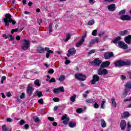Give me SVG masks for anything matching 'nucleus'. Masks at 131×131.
Segmentation results:
<instances>
[{"label": "nucleus", "instance_id": "f8f14e48", "mask_svg": "<svg viewBox=\"0 0 131 131\" xmlns=\"http://www.w3.org/2000/svg\"><path fill=\"white\" fill-rule=\"evenodd\" d=\"M98 75H106L108 74V71L105 69L101 70L100 68L98 70Z\"/></svg>", "mask_w": 131, "mask_h": 131}, {"label": "nucleus", "instance_id": "c756f323", "mask_svg": "<svg viewBox=\"0 0 131 131\" xmlns=\"http://www.w3.org/2000/svg\"><path fill=\"white\" fill-rule=\"evenodd\" d=\"M76 99V94H74L73 96L71 97L70 101H71V102H75Z\"/></svg>", "mask_w": 131, "mask_h": 131}, {"label": "nucleus", "instance_id": "2f4dec72", "mask_svg": "<svg viewBox=\"0 0 131 131\" xmlns=\"http://www.w3.org/2000/svg\"><path fill=\"white\" fill-rule=\"evenodd\" d=\"M76 125V123H75L74 122H70L69 123V126L70 127L73 128Z\"/></svg>", "mask_w": 131, "mask_h": 131}, {"label": "nucleus", "instance_id": "8fccbe9b", "mask_svg": "<svg viewBox=\"0 0 131 131\" xmlns=\"http://www.w3.org/2000/svg\"><path fill=\"white\" fill-rule=\"evenodd\" d=\"M59 89L58 88L54 89L53 90V93L55 94H59Z\"/></svg>", "mask_w": 131, "mask_h": 131}, {"label": "nucleus", "instance_id": "4d7b16f0", "mask_svg": "<svg viewBox=\"0 0 131 131\" xmlns=\"http://www.w3.org/2000/svg\"><path fill=\"white\" fill-rule=\"evenodd\" d=\"M9 23H12L13 24V25H15V24H16V20H13V19H12L10 20V22H9Z\"/></svg>", "mask_w": 131, "mask_h": 131}, {"label": "nucleus", "instance_id": "9d476101", "mask_svg": "<svg viewBox=\"0 0 131 131\" xmlns=\"http://www.w3.org/2000/svg\"><path fill=\"white\" fill-rule=\"evenodd\" d=\"M100 80V77L98 75H94L93 76V79L91 80V83L92 84H96V82H97V81H99Z\"/></svg>", "mask_w": 131, "mask_h": 131}, {"label": "nucleus", "instance_id": "cd10ccee", "mask_svg": "<svg viewBox=\"0 0 131 131\" xmlns=\"http://www.w3.org/2000/svg\"><path fill=\"white\" fill-rule=\"evenodd\" d=\"M71 38V34H67L66 35V38L64 39V41L67 42L69 39Z\"/></svg>", "mask_w": 131, "mask_h": 131}, {"label": "nucleus", "instance_id": "49530a36", "mask_svg": "<svg viewBox=\"0 0 131 131\" xmlns=\"http://www.w3.org/2000/svg\"><path fill=\"white\" fill-rule=\"evenodd\" d=\"M105 103H106V101H103L102 102V103H101V108H102V109H104V105H105Z\"/></svg>", "mask_w": 131, "mask_h": 131}, {"label": "nucleus", "instance_id": "338daca9", "mask_svg": "<svg viewBox=\"0 0 131 131\" xmlns=\"http://www.w3.org/2000/svg\"><path fill=\"white\" fill-rule=\"evenodd\" d=\"M104 34H105V32H102L99 33L98 36L101 37V36H103Z\"/></svg>", "mask_w": 131, "mask_h": 131}, {"label": "nucleus", "instance_id": "c85d7f7f", "mask_svg": "<svg viewBox=\"0 0 131 131\" xmlns=\"http://www.w3.org/2000/svg\"><path fill=\"white\" fill-rule=\"evenodd\" d=\"M27 92L30 95H31V94H32V87L29 85L28 86Z\"/></svg>", "mask_w": 131, "mask_h": 131}, {"label": "nucleus", "instance_id": "423d86ee", "mask_svg": "<svg viewBox=\"0 0 131 131\" xmlns=\"http://www.w3.org/2000/svg\"><path fill=\"white\" fill-rule=\"evenodd\" d=\"M101 63H102V60L100 59V58H95L91 63L92 65H93L94 66H100L101 64Z\"/></svg>", "mask_w": 131, "mask_h": 131}, {"label": "nucleus", "instance_id": "864d4df0", "mask_svg": "<svg viewBox=\"0 0 131 131\" xmlns=\"http://www.w3.org/2000/svg\"><path fill=\"white\" fill-rule=\"evenodd\" d=\"M127 90H125L124 93L123 94V96L124 98H125L126 97V95H127Z\"/></svg>", "mask_w": 131, "mask_h": 131}, {"label": "nucleus", "instance_id": "6e6552de", "mask_svg": "<svg viewBox=\"0 0 131 131\" xmlns=\"http://www.w3.org/2000/svg\"><path fill=\"white\" fill-rule=\"evenodd\" d=\"M85 37H86V33H85L84 35L82 36V38L79 42L76 43V47H77V48H79V47L83 43V41H84V38H85Z\"/></svg>", "mask_w": 131, "mask_h": 131}, {"label": "nucleus", "instance_id": "a878e982", "mask_svg": "<svg viewBox=\"0 0 131 131\" xmlns=\"http://www.w3.org/2000/svg\"><path fill=\"white\" fill-rule=\"evenodd\" d=\"M127 32H128V31L126 30H125L124 31H122L120 32L119 34H120V35L123 36V35H125L127 34Z\"/></svg>", "mask_w": 131, "mask_h": 131}, {"label": "nucleus", "instance_id": "aec40b11", "mask_svg": "<svg viewBox=\"0 0 131 131\" xmlns=\"http://www.w3.org/2000/svg\"><path fill=\"white\" fill-rule=\"evenodd\" d=\"M100 123H101V127H103V128H104V127H106L107 126V124L106 123V122L104 119H101L100 120Z\"/></svg>", "mask_w": 131, "mask_h": 131}, {"label": "nucleus", "instance_id": "4468645a", "mask_svg": "<svg viewBox=\"0 0 131 131\" xmlns=\"http://www.w3.org/2000/svg\"><path fill=\"white\" fill-rule=\"evenodd\" d=\"M120 127L122 130H124L126 127V122L124 120H122L120 122Z\"/></svg>", "mask_w": 131, "mask_h": 131}, {"label": "nucleus", "instance_id": "f704fd0d", "mask_svg": "<svg viewBox=\"0 0 131 131\" xmlns=\"http://www.w3.org/2000/svg\"><path fill=\"white\" fill-rule=\"evenodd\" d=\"M58 89L59 92H61V93H64L65 92V90H64V87L61 86L59 88H57Z\"/></svg>", "mask_w": 131, "mask_h": 131}, {"label": "nucleus", "instance_id": "2eb2a0df", "mask_svg": "<svg viewBox=\"0 0 131 131\" xmlns=\"http://www.w3.org/2000/svg\"><path fill=\"white\" fill-rule=\"evenodd\" d=\"M109 65H110V61H106L105 62H103L100 66V69H102V68H106L108 67Z\"/></svg>", "mask_w": 131, "mask_h": 131}, {"label": "nucleus", "instance_id": "79ce46f5", "mask_svg": "<svg viewBox=\"0 0 131 131\" xmlns=\"http://www.w3.org/2000/svg\"><path fill=\"white\" fill-rule=\"evenodd\" d=\"M8 38H9V40L12 41L14 40V37L11 34L8 35Z\"/></svg>", "mask_w": 131, "mask_h": 131}, {"label": "nucleus", "instance_id": "ea45409f", "mask_svg": "<svg viewBox=\"0 0 131 131\" xmlns=\"http://www.w3.org/2000/svg\"><path fill=\"white\" fill-rule=\"evenodd\" d=\"M92 40H93V42H95V43H98V42H100V41H101V40L99 38H95V39H92Z\"/></svg>", "mask_w": 131, "mask_h": 131}, {"label": "nucleus", "instance_id": "dca6fc26", "mask_svg": "<svg viewBox=\"0 0 131 131\" xmlns=\"http://www.w3.org/2000/svg\"><path fill=\"white\" fill-rule=\"evenodd\" d=\"M45 51L47 52L46 53V58H47V59H49V58H50V54H53V51L50 50V48L48 47L45 48Z\"/></svg>", "mask_w": 131, "mask_h": 131}, {"label": "nucleus", "instance_id": "f03ea898", "mask_svg": "<svg viewBox=\"0 0 131 131\" xmlns=\"http://www.w3.org/2000/svg\"><path fill=\"white\" fill-rule=\"evenodd\" d=\"M12 15H11L10 13H7L5 15V18L3 19L5 26L7 27L10 26V22H11V20H12Z\"/></svg>", "mask_w": 131, "mask_h": 131}, {"label": "nucleus", "instance_id": "0eeeda50", "mask_svg": "<svg viewBox=\"0 0 131 131\" xmlns=\"http://www.w3.org/2000/svg\"><path fill=\"white\" fill-rule=\"evenodd\" d=\"M75 78H77L78 80L84 81L85 79V76L82 74H76L75 75Z\"/></svg>", "mask_w": 131, "mask_h": 131}, {"label": "nucleus", "instance_id": "f3484780", "mask_svg": "<svg viewBox=\"0 0 131 131\" xmlns=\"http://www.w3.org/2000/svg\"><path fill=\"white\" fill-rule=\"evenodd\" d=\"M107 9L110 11V12H113V11H115L116 7H115V4H111L107 6Z\"/></svg>", "mask_w": 131, "mask_h": 131}, {"label": "nucleus", "instance_id": "a211bd4d", "mask_svg": "<svg viewBox=\"0 0 131 131\" xmlns=\"http://www.w3.org/2000/svg\"><path fill=\"white\" fill-rule=\"evenodd\" d=\"M125 41L127 45H130L131 43V35H129L125 37Z\"/></svg>", "mask_w": 131, "mask_h": 131}, {"label": "nucleus", "instance_id": "09e8293b", "mask_svg": "<svg viewBox=\"0 0 131 131\" xmlns=\"http://www.w3.org/2000/svg\"><path fill=\"white\" fill-rule=\"evenodd\" d=\"M82 111H83V110L82 108H78L76 110L77 113H79V114L81 113V112H82Z\"/></svg>", "mask_w": 131, "mask_h": 131}, {"label": "nucleus", "instance_id": "6e6d98bb", "mask_svg": "<svg viewBox=\"0 0 131 131\" xmlns=\"http://www.w3.org/2000/svg\"><path fill=\"white\" fill-rule=\"evenodd\" d=\"M54 102H59L60 101V99L58 98L55 97L53 98Z\"/></svg>", "mask_w": 131, "mask_h": 131}, {"label": "nucleus", "instance_id": "c03bdc74", "mask_svg": "<svg viewBox=\"0 0 131 131\" xmlns=\"http://www.w3.org/2000/svg\"><path fill=\"white\" fill-rule=\"evenodd\" d=\"M127 128H128L127 131L130 130L131 124H130V122H128V123H127Z\"/></svg>", "mask_w": 131, "mask_h": 131}, {"label": "nucleus", "instance_id": "b1692460", "mask_svg": "<svg viewBox=\"0 0 131 131\" xmlns=\"http://www.w3.org/2000/svg\"><path fill=\"white\" fill-rule=\"evenodd\" d=\"M122 118H126L127 117H129V114L127 112H125L122 115Z\"/></svg>", "mask_w": 131, "mask_h": 131}, {"label": "nucleus", "instance_id": "052dcab7", "mask_svg": "<svg viewBox=\"0 0 131 131\" xmlns=\"http://www.w3.org/2000/svg\"><path fill=\"white\" fill-rule=\"evenodd\" d=\"M24 123H25V121H24V120H21L19 124L20 125H23Z\"/></svg>", "mask_w": 131, "mask_h": 131}, {"label": "nucleus", "instance_id": "bf43d9fd", "mask_svg": "<svg viewBox=\"0 0 131 131\" xmlns=\"http://www.w3.org/2000/svg\"><path fill=\"white\" fill-rule=\"evenodd\" d=\"M48 120H50V121H54L55 120V119L53 117H49L48 118Z\"/></svg>", "mask_w": 131, "mask_h": 131}, {"label": "nucleus", "instance_id": "ddd939ff", "mask_svg": "<svg viewBox=\"0 0 131 131\" xmlns=\"http://www.w3.org/2000/svg\"><path fill=\"white\" fill-rule=\"evenodd\" d=\"M61 120H63V123L66 125L68 124V122H69L70 119L69 118L67 117V115H64L61 118Z\"/></svg>", "mask_w": 131, "mask_h": 131}, {"label": "nucleus", "instance_id": "9b49d317", "mask_svg": "<svg viewBox=\"0 0 131 131\" xmlns=\"http://www.w3.org/2000/svg\"><path fill=\"white\" fill-rule=\"evenodd\" d=\"M120 19L123 21H129L131 19V16L128 15H123L120 17Z\"/></svg>", "mask_w": 131, "mask_h": 131}, {"label": "nucleus", "instance_id": "f257e3e1", "mask_svg": "<svg viewBox=\"0 0 131 131\" xmlns=\"http://www.w3.org/2000/svg\"><path fill=\"white\" fill-rule=\"evenodd\" d=\"M131 65V61L129 60L123 61L119 60L115 63V67H122V66Z\"/></svg>", "mask_w": 131, "mask_h": 131}, {"label": "nucleus", "instance_id": "72a5a7b5", "mask_svg": "<svg viewBox=\"0 0 131 131\" xmlns=\"http://www.w3.org/2000/svg\"><path fill=\"white\" fill-rule=\"evenodd\" d=\"M93 24H95V20L94 19H92L88 22V25L90 26H92Z\"/></svg>", "mask_w": 131, "mask_h": 131}, {"label": "nucleus", "instance_id": "774afa93", "mask_svg": "<svg viewBox=\"0 0 131 131\" xmlns=\"http://www.w3.org/2000/svg\"><path fill=\"white\" fill-rule=\"evenodd\" d=\"M128 74L129 78L130 79H131V71L128 72Z\"/></svg>", "mask_w": 131, "mask_h": 131}, {"label": "nucleus", "instance_id": "58836bf2", "mask_svg": "<svg viewBox=\"0 0 131 131\" xmlns=\"http://www.w3.org/2000/svg\"><path fill=\"white\" fill-rule=\"evenodd\" d=\"M125 14V10H121L119 12V15H123Z\"/></svg>", "mask_w": 131, "mask_h": 131}, {"label": "nucleus", "instance_id": "7c9ffc66", "mask_svg": "<svg viewBox=\"0 0 131 131\" xmlns=\"http://www.w3.org/2000/svg\"><path fill=\"white\" fill-rule=\"evenodd\" d=\"M58 80L60 82L64 81L65 80V76L61 75L58 78Z\"/></svg>", "mask_w": 131, "mask_h": 131}, {"label": "nucleus", "instance_id": "69168bd1", "mask_svg": "<svg viewBox=\"0 0 131 131\" xmlns=\"http://www.w3.org/2000/svg\"><path fill=\"white\" fill-rule=\"evenodd\" d=\"M126 78V77L124 75H121V79H122V80H123L124 79H125Z\"/></svg>", "mask_w": 131, "mask_h": 131}, {"label": "nucleus", "instance_id": "3c124183", "mask_svg": "<svg viewBox=\"0 0 131 131\" xmlns=\"http://www.w3.org/2000/svg\"><path fill=\"white\" fill-rule=\"evenodd\" d=\"M50 83L52 82H56V79L55 78H51L50 80L49 81Z\"/></svg>", "mask_w": 131, "mask_h": 131}, {"label": "nucleus", "instance_id": "393cba45", "mask_svg": "<svg viewBox=\"0 0 131 131\" xmlns=\"http://www.w3.org/2000/svg\"><path fill=\"white\" fill-rule=\"evenodd\" d=\"M112 104L114 108H116V106H117V104L116 103V101H115V99L114 98H112Z\"/></svg>", "mask_w": 131, "mask_h": 131}, {"label": "nucleus", "instance_id": "412c9836", "mask_svg": "<svg viewBox=\"0 0 131 131\" xmlns=\"http://www.w3.org/2000/svg\"><path fill=\"white\" fill-rule=\"evenodd\" d=\"M125 86L126 88V90H127V91H128V92H129V91H130V89H131V82H127Z\"/></svg>", "mask_w": 131, "mask_h": 131}, {"label": "nucleus", "instance_id": "4c0bfd02", "mask_svg": "<svg viewBox=\"0 0 131 131\" xmlns=\"http://www.w3.org/2000/svg\"><path fill=\"white\" fill-rule=\"evenodd\" d=\"M34 84L35 85H37V86H40V84H39V80H36L34 82Z\"/></svg>", "mask_w": 131, "mask_h": 131}, {"label": "nucleus", "instance_id": "13d9d810", "mask_svg": "<svg viewBox=\"0 0 131 131\" xmlns=\"http://www.w3.org/2000/svg\"><path fill=\"white\" fill-rule=\"evenodd\" d=\"M20 99H24L25 98V94L23 93L20 96Z\"/></svg>", "mask_w": 131, "mask_h": 131}, {"label": "nucleus", "instance_id": "bb28decb", "mask_svg": "<svg viewBox=\"0 0 131 131\" xmlns=\"http://www.w3.org/2000/svg\"><path fill=\"white\" fill-rule=\"evenodd\" d=\"M48 31H49V33H52V32H53V24L51 23L49 24Z\"/></svg>", "mask_w": 131, "mask_h": 131}, {"label": "nucleus", "instance_id": "c9c22d12", "mask_svg": "<svg viewBox=\"0 0 131 131\" xmlns=\"http://www.w3.org/2000/svg\"><path fill=\"white\" fill-rule=\"evenodd\" d=\"M86 103H91L94 102V99H87L85 100Z\"/></svg>", "mask_w": 131, "mask_h": 131}, {"label": "nucleus", "instance_id": "1a4fd4ad", "mask_svg": "<svg viewBox=\"0 0 131 131\" xmlns=\"http://www.w3.org/2000/svg\"><path fill=\"white\" fill-rule=\"evenodd\" d=\"M104 58L105 60H108L109 59H111V58H112L113 56H114V54H113V52H106L104 54Z\"/></svg>", "mask_w": 131, "mask_h": 131}, {"label": "nucleus", "instance_id": "de8ad7c7", "mask_svg": "<svg viewBox=\"0 0 131 131\" xmlns=\"http://www.w3.org/2000/svg\"><path fill=\"white\" fill-rule=\"evenodd\" d=\"M18 30H19V29L16 28V29H13L11 30V34H13V33H14V32H17V31H18Z\"/></svg>", "mask_w": 131, "mask_h": 131}, {"label": "nucleus", "instance_id": "a19ab883", "mask_svg": "<svg viewBox=\"0 0 131 131\" xmlns=\"http://www.w3.org/2000/svg\"><path fill=\"white\" fill-rule=\"evenodd\" d=\"M97 33H98V31L97 30H94L92 33V35H94V36H96L97 35Z\"/></svg>", "mask_w": 131, "mask_h": 131}, {"label": "nucleus", "instance_id": "680f3d73", "mask_svg": "<svg viewBox=\"0 0 131 131\" xmlns=\"http://www.w3.org/2000/svg\"><path fill=\"white\" fill-rule=\"evenodd\" d=\"M7 121H8V122H12V121H13V119H12V118H8L7 119Z\"/></svg>", "mask_w": 131, "mask_h": 131}, {"label": "nucleus", "instance_id": "5701e85b", "mask_svg": "<svg viewBox=\"0 0 131 131\" xmlns=\"http://www.w3.org/2000/svg\"><path fill=\"white\" fill-rule=\"evenodd\" d=\"M2 131H11V129L6 125H3L2 127Z\"/></svg>", "mask_w": 131, "mask_h": 131}, {"label": "nucleus", "instance_id": "20e7f679", "mask_svg": "<svg viewBox=\"0 0 131 131\" xmlns=\"http://www.w3.org/2000/svg\"><path fill=\"white\" fill-rule=\"evenodd\" d=\"M76 54V50L75 48H73L70 49L68 51V53L67 54V57H69L70 56H73Z\"/></svg>", "mask_w": 131, "mask_h": 131}, {"label": "nucleus", "instance_id": "37998d69", "mask_svg": "<svg viewBox=\"0 0 131 131\" xmlns=\"http://www.w3.org/2000/svg\"><path fill=\"white\" fill-rule=\"evenodd\" d=\"M94 53H96V50L92 49L90 51V52L88 53L89 55H92V54H94Z\"/></svg>", "mask_w": 131, "mask_h": 131}, {"label": "nucleus", "instance_id": "e433bc0d", "mask_svg": "<svg viewBox=\"0 0 131 131\" xmlns=\"http://www.w3.org/2000/svg\"><path fill=\"white\" fill-rule=\"evenodd\" d=\"M34 120L36 123L39 122V121H40V120H39V118H38V117H34Z\"/></svg>", "mask_w": 131, "mask_h": 131}, {"label": "nucleus", "instance_id": "0e129e2a", "mask_svg": "<svg viewBox=\"0 0 131 131\" xmlns=\"http://www.w3.org/2000/svg\"><path fill=\"white\" fill-rule=\"evenodd\" d=\"M70 60H66V61H65V64L66 65H68V64H70Z\"/></svg>", "mask_w": 131, "mask_h": 131}, {"label": "nucleus", "instance_id": "e2e57ef3", "mask_svg": "<svg viewBox=\"0 0 131 131\" xmlns=\"http://www.w3.org/2000/svg\"><path fill=\"white\" fill-rule=\"evenodd\" d=\"M95 42H94L93 40H92L90 42V47H92L93 45H95Z\"/></svg>", "mask_w": 131, "mask_h": 131}, {"label": "nucleus", "instance_id": "603ef678", "mask_svg": "<svg viewBox=\"0 0 131 131\" xmlns=\"http://www.w3.org/2000/svg\"><path fill=\"white\" fill-rule=\"evenodd\" d=\"M38 102L39 104H41L42 105L43 104V100L42 99V98L39 99Z\"/></svg>", "mask_w": 131, "mask_h": 131}, {"label": "nucleus", "instance_id": "7ed1b4c3", "mask_svg": "<svg viewBox=\"0 0 131 131\" xmlns=\"http://www.w3.org/2000/svg\"><path fill=\"white\" fill-rule=\"evenodd\" d=\"M29 46H30V42L28 40L24 39L23 40L21 49L23 51H27V50H28Z\"/></svg>", "mask_w": 131, "mask_h": 131}, {"label": "nucleus", "instance_id": "39448f33", "mask_svg": "<svg viewBox=\"0 0 131 131\" xmlns=\"http://www.w3.org/2000/svg\"><path fill=\"white\" fill-rule=\"evenodd\" d=\"M118 45L119 46V48L120 49H123V50H127L128 49V46L127 45L125 44L124 42L120 41L118 42Z\"/></svg>", "mask_w": 131, "mask_h": 131}, {"label": "nucleus", "instance_id": "a18cd8bd", "mask_svg": "<svg viewBox=\"0 0 131 131\" xmlns=\"http://www.w3.org/2000/svg\"><path fill=\"white\" fill-rule=\"evenodd\" d=\"M93 106L95 109H98V108H99V104H98L97 102H95Z\"/></svg>", "mask_w": 131, "mask_h": 131}, {"label": "nucleus", "instance_id": "473e14b6", "mask_svg": "<svg viewBox=\"0 0 131 131\" xmlns=\"http://www.w3.org/2000/svg\"><path fill=\"white\" fill-rule=\"evenodd\" d=\"M36 94L38 97V98H40V97H42V93H41V92H40H40L37 91L36 92Z\"/></svg>", "mask_w": 131, "mask_h": 131}, {"label": "nucleus", "instance_id": "4be33fe9", "mask_svg": "<svg viewBox=\"0 0 131 131\" xmlns=\"http://www.w3.org/2000/svg\"><path fill=\"white\" fill-rule=\"evenodd\" d=\"M120 40H121V37L118 36L113 40V42H114V43H117V42H119Z\"/></svg>", "mask_w": 131, "mask_h": 131}, {"label": "nucleus", "instance_id": "5fc2aeb1", "mask_svg": "<svg viewBox=\"0 0 131 131\" xmlns=\"http://www.w3.org/2000/svg\"><path fill=\"white\" fill-rule=\"evenodd\" d=\"M48 73H49L50 74H53V73H54V69H51L49 70L48 71Z\"/></svg>", "mask_w": 131, "mask_h": 131}, {"label": "nucleus", "instance_id": "6ab92c4d", "mask_svg": "<svg viewBox=\"0 0 131 131\" xmlns=\"http://www.w3.org/2000/svg\"><path fill=\"white\" fill-rule=\"evenodd\" d=\"M37 51L38 53H45V51H46V48H43L40 46H39L37 48Z\"/></svg>", "mask_w": 131, "mask_h": 131}]
</instances>
